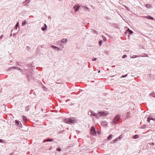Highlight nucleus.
<instances>
[{
  "instance_id": "bb28decb",
  "label": "nucleus",
  "mask_w": 155,
  "mask_h": 155,
  "mask_svg": "<svg viewBox=\"0 0 155 155\" xmlns=\"http://www.w3.org/2000/svg\"><path fill=\"white\" fill-rule=\"evenodd\" d=\"M127 76V74L123 75L121 76L122 78H124L126 77Z\"/></svg>"
},
{
  "instance_id": "ddd939ff",
  "label": "nucleus",
  "mask_w": 155,
  "mask_h": 155,
  "mask_svg": "<svg viewBox=\"0 0 155 155\" xmlns=\"http://www.w3.org/2000/svg\"><path fill=\"white\" fill-rule=\"evenodd\" d=\"M113 135L112 134H110L109 135V136L107 137V139L110 140L111 138H112Z\"/></svg>"
},
{
  "instance_id": "7c9ffc66",
  "label": "nucleus",
  "mask_w": 155,
  "mask_h": 155,
  "mask_svg": "<svg viewBox=\"0 0 155 155\" xmlns=\"http://www.w3.org/2000/svg\"><path fill=\"white\" fill-rule=\"evenodd\" d=\"M84 7L85 9H86V10H88L89 9V8L88 7L86 6H84Z\"/></svg>"
},
{
  "instance_id": "7ed1b4c3",
  "label": "nucleus",
  "mask_w": 155,
  "mask_h": 155,
  "mask_svg": "<svg viewBox=\"0 0 155 155\" xmlns=\"http://www.w3.org/2000/svg\"><path fill=\"white\" fill-rule=\"evenodd\" d=\"M66 121L68 124L73 123L75 122V120L72 119V118H67L66 120Z\"/></svg>"
},
{
  "instance_id": "9d476101",
  "label": "nucleus",
  "mask_w": 155,
  "mask_h": 155,
  "mask_svg": "<svg viewBox=\"0 0 155 155\" xmlns=\"http://www.w3.org/2000/svg\"><path fill=\"white\" fill-rule=\"evenodd\" d=\"M67 39L66 38H64L61 40V42L63 43H65L67 42Z\"/></svg>"
},
{
  "instance_id": "423d86ee",
  "label": "nucleus",
  "mask_w": 155,
  "mask_h": 155,
  "mask_svg": "<svg viewBox=\"0 0 155 155\" xmlns=\"http://www.w3.org/2000/svg\"><path fill=\"white\" fill-rule=\"evenodd\" d=\"M51 47L54 49H57V50H62V49H61L60 48H59L56 46H54V45H52L51 46Z\"/></svg>"
},
{
  "instance_id": "f704fd0d",
  "label": "nucleus",
  "mask_w": 155,
  "mask_h": 155,
  "mask_svg": "<svg viewBox=\"0 0 155 155\" xmlns=\"http://www.w3.org/2000/svg\"><path fill=\"white\" fill-rule=\"evenodd\" d=\"M127 114H130V112H128L127 113Z\"/></svg>"
},
{
  "instance_id": "473e14b6",
  "label": "nucleus",
  "mask_w": 155,
  "mask_h": 155,
  "mask_svg": "<svg viewBox=\"0 0 155 155\" xmlns=\"http://www.w3.org/2000/svg\"><path fill=\"white\" fill-rule=\"evenodd\" d=\"M103 40H104V41H106L107 39L105 38H104Z\"/></svg>"
},
{
  "instance_id": "a19ab883",
  "label": "nucleus",
  "mask_w": 155,
  "mask_h": 155,
  "mask_svg": "<svg viewBox=\"0 0 155 155\" xmlns=\"http://www.w3.org/2000/svg\"><path fill=\"white\" fill-rule=\"evenodd\" d=\"M100 71V70L98 71V73H99Z\"/></svg>"
},
{
  "instance_id": "aec40b11",
  "label": "nucleus",
  "mask_w": 155,
  "mask_h": 155,
  "mask_svg": "<svg viewBox=\"0 0 155 155\" xmlns=\"http://www.w3.org/2000/svg\"><path fill=\"white\" fill-rule=\"evenodd\" d=\"M93 111H89L88 112V114L90 115H92Z\"/></svg>"
},
{
  "instance_id": "c03bdc74",
  "label": "nucleus",
  "mask_w": 155,
  "mask_h": 155,
  "mask_svg": "<svg viewBox=\"0 0 155 155\" xmlns=\"http://www.w3.org/2000/svg\"><path fill=\"white\" fill-rule=\"evenodd\" d=\"M107 125V124H105V125Z\"/></svg>"
},
{
  "instance_id": "79ce46f5",
  "label": "nucleus",
  "mask_w": 155,
  "mask_h": 155,
  "mask_svg": "<svg viewBox=\"0 0 155 155\" xmlns=\"http://www.w3.org/2000/svg\"><path fill=\"white\" fill-rule=\"evenodd\" d=\"M2 141V140H0V142Z\"/></svg>"
},
{
  "instance_id": "a878e982",
  "label": "nucleus",
  "mask_w": 155,
  "mask_h": 155,
  "mask_svg": "<svg viewBox=\"0 0 155 155\" xmlns=\"http://www.w3.org/2000/svg\"><path fill=\"white\" fill-rule=\"evenodd\" d=\"M65 130H61V131L59 132V133H63V132Z\"/></svg>"
},
{
  "instance_id": "4468645a",
  "label": "nucleus",
  "mask_w": 155,
  "mask_h": 155,
  "mask_svg": "<svg viewBox=\"0 0 155 155\" xmlns=\"http://www.w3.org/2000/svg\"><path fill=\"white\" fill-rule=\"evenodd\" d=\"M153 120V118L152 117H149L147 119V122H149L150 120Z\"/></svg>"
},
{
  "instance_id": "c756f323",
  "label": "nucleus",
  "mask_w": 155,
  "mask_h": 155,
  "mask_svg": "<svg viewBox=\"0 0 155 155\" xmlns=\"http://www.w3.org/2000/svg\"><path fill=\"white\" fill-rule=\"evenodd\" d=\"M148 144H149L150 145H154V143H149Z\"/></svg>"
},
{
  "instance_id": "f3484780",
  "label": "nucleus",
  "mask_w": 155,
  "mask_h": 155,
  "mask_svg": "<svg viewBox=\"0 0 155 155\" xmlns=\"http://www.w3.org/2000/svg\"><path fill=\"white\" fill-rule=\"evenodd\" d=\"M150 95L153 97H155V93H151L150 94Z\"/></svg>"
},
{
  "instance_id": "c85d7f7f",
  "label": "nucleus",
  "mask_w": 155,
  "mask_h": 155,
  "mask_svg": "<svg viewBox=\"0 0 155 155\" xmlns=\"http://www.w3.org/2000/svg\"><path fill=\"white\" fill-rule=\"evenodd\" d=\"M97 58H93L92 59V61H95L97 60Z\"/></svg>"
},
{
  "instance_id": "f257e3e1",
  "label": "nucleus",
  "mask_w": 155,
  "mask_h": 155,
  "mask_svg": "<svg viewBox=\"0 0 155 155\" xmlns=\"http://www.w3.org/2000/svg\"><path fill=\"white\" fill-rule=\"evenodd\" d=\"M108 114L107 112L100 111L97 113H96L94 112H93L92 115L95 117H96L99 118L101 116L105 117Z\"/></svg>"
},
{
  "instance_id": "72a5a7b5",
  "label": "nucleus",
  "mask_w": 155,
  "mask_h": 155,
  "mask_svg": "<svg viewBox=\"0 0 155 155\" xmlns=\"http://www.w3.org/2000/svg\"><path fill=\"white\" fill-rule=\"evenodd\" d=\"M48 19H50V21L51 20V17H50L49 16L48 18Z\"/></svg>"
},
{
  "instance_id": "ea45409f",
  "label": "nucleus",
  "mask_w": 155,
  "mask_h": 155,
  "mask_svg": "<svg viewBox=\"0 0 155 155\" xmlns=\"http://www.w3.org/2000/svg\"><path fill=\"white\" fill-rule=\"evenodd\" d=\"M106 18V19H108V20L110 19V18H108V17H107L106 18Z\"/></svg>"
},
{
  "instance_id": "4be33fe9",
  "label": "nucleus",
  "mask_w": 155,
  "mask_h": 155,
  "mask_svg": "<svg viewBox=\"0 0 155 155\" xmlns=\"http://www.w3.org/2000/svg\"><path fill=\"white\" fill-rule=\"evenodd\" d=\"M150 6V4H147L146 5V7H147V8H149V7Z\"/></svg>"
},
{
  "instance_id": "dca6fc26",
  "label": "nucleus",
  "mask_w": 155,
  "mask_h": 155,
  "mask_svg": "<svg viewBox=\"0 0 155 155\" xmlns=\"http://www.w3.org/2000/svg\"><path fill=\"white\" fill-rule=\"evenodd\" d=\"M146 127V126L145 124H144L143 125L141 126L140 128L142 129H145Z\"/></svg>"
},
{
  "instance_id": "6e6552de",
  "label": "nucleus",
  "mask_w": 155,
  "mask_h": 155,
  "mask_svg": "<svg viewBox=\"0 0 155 155\" xmlns=\"http://www.w3.org/2000/svg\"><path fill=\"white\" fill-rule=\"evenodd\" d=\"M143 17H144L145 18H147L148 19H150V20H153V17H151L150 16H143Z\"/></svg>"
},
{
  "instance_id": "393cba45",
  "label": "nucleus",
  "mask_w": 155,
  "mask_h": 155,
  "mask_svg": "<svg viewBox=\"0 0 155 155\" xmlns=\"http://www.w3.org/2000/svg\"><path fill=\"white\" fill-rule=\"evenodd\" d=\"M57 150L58 151H60L61 150V149L60 148H57Z\"/></svg>"
},
{
  "instance_id": "f03ea898",
  "label": "nucleus",
  "mask_w": 155,
  "mask_h": 155,
  "mask_svg": "<svg viewBox=\"0 0 155 155\" xmlns=\"http://www.w3.org/2000/svg\"><path fill=\"white\" fill-rule=\"evenodd\" d=\"M120 117V116L119 115H117L114 117L113 120L112 122V124H117Z\"/></svg>"
},
{
  "instance_id": "e433bc0d",
  "label": "nucleus",
  "mask_w": 155,
  "mask_h": 155,
  "mask_svg": "<svg viewBox=\"0 0 155 155\" xmlns=\"http://www.w3.org/2000/svg\"><path fill=\"white\" fill-rule=\"evenodd\" d=\"M23 117H24V120H26V118L25 117H24V116Z\"/></svg>"
},
{
  "instance_id": "2f4dec72",
  "label": "nucleus",
  "mask_w": 155,
  "mask_h": 155,
  "mask_svg": "<svg viewBox=\"0 0 155 155\" xmlns=\"http://www.w3.org/2000/svg\"><path fill=\"white\" fill-rule=\"evenodd\" d=\"M127 118H130V117H131V116H130L129 115H127Z\"/></svg>"
},
{
  "instance_id": "2eb2a0df",
  "label": "nucleus",
  "mask_w": 155,
  "mask_h": 155,
  "mask_svg": "<svg viewBox=\"0 0 155 155\" xmlns=\"http://www.w3.org/2000/svg\"><path fill=\"white\" fill-rule=\"evenodd\" d=\"M139 137V136L138 135H135L133 136V138L134 139H136Z\"/></svg>"
},
{
  "instance_id": "c9c22d12",
  "label": "nucleus",
  "mask_w": 155,
  "mask_h": 155,
  "mask_svg": "<svg viewBox=\"0 0 155 155\" xmlns=\"http://www.w3.org/2000/svg\"><path fill=\"white\" fill-rule=\"evenodd\" d=\"M18 23H17V24H16V26H15V27H17V26H18Z\"/></svg>"
},
{
  "instance_id": "a211bd4d",
  "label": "nucleus",
  "mask_w": 155,
  "mask_h": 155,
  "mask_svg": "<svg viewBox=\"0 0 155 155\" xmlns=\"http://www.w3.org/2000/svg\"><path fill=\"white\" fill-rule=\"evenodd\" d=\"M42 88L43 90L45 91H47L48 90V89L45 87H42Z\"/></svg>"
},
{
  "instance_id": "58836bf2",
  "label": "nucleus",
  "mask_w": 155,
  "mask_h": 155,
  "mask_svg": "<svg viewBox=\"0 0 155 155\" xmlns=\"http://www.w3.org/2000/svg\"><path fill=\"white\" fill-rule=\"evenodd\" d=\"M42 111H44V112L45 113V109H42Z\"/></svg>"
},
{
  "instance_id": "37998d69",
  "label": "nucleus",
  "mask_w": 155,
  "mask_h": 155,
  "mask_svg": "<svg viewBox=\"0 0 155 155\" xmlns=\"http://www.w3.org/2000/svg\"><path fill=\"white\" fill-rule=\"evenodd\" d=\"M119 139H120V137H119Z\"/></svg>"
},
{
  "instance_id": "b1692460",
  "label": "nucleus",
  "mask_w": 155,
  "mask_h": 155,
  "mask_svg": "<svg viewBox=\"0 0 155 155\" xmlns=\"http://www.w3.org/2000/svg\"><path fill=\"white\" fill-rule=\"evenodd\" d=\"M127 57V55L126 54H124V55H123L122 57V58H126V57Z\"/></svg>"
},
{
  "instance_id": "9b49d317",
  "label": "nucleus",
  "mask_w": 155,
  "mask_h": 155,
  "mask_svg": "<svg viewBox=\"0 0 155 155\" xmlns=\"http://www.w3.org/2000/svg\"><path fill=\"white\" fill-rule=\"evenodd\" d=\"M53 139L51 138H48L44 140V142L52 141H53Z\"/></svg>"
},
{
  "instance_id": "39448f33",
  "label": "nucleus",
  "mask_w": 155,
  "mask_h": 155,
  "mask_svg": "<svg viewBox=\"0 0 155 155\" xmlns=\"http://www.w3.org/2000/svg\"><path fill=\"white\" fill-rule=\"evenodd\" d=\"M80 8V6L78 5H75L74 7L75 11L76 12H77L78 11Z\"/></svg>"
},
{
  "instance_id": "20e7f679",
  "label": "nucleus",
  "mask_w": 155,
  "mask_h": 155,
  "mask_svg": "<svg viewBox=\"0 0 155 155\" xmlns=\"http://www.w3.org/2000/svg\"><path fill=\"white\" fill-rule=\"evenodd\" d=\"M90 131L91 134L94 135L96 134V130L94 127H91Z\"/></svg>"
},
{
  "instance_id": "0eeeda50",
  "label": "nucleus",
  "mask_w": 155,
  "mask_h": 155,
  "mask_svg": "<svg viewBox=\"0 0 155 155\" xmlns=\"http://www.w3.org/2000/svg\"><path fill=\"white\" fill-rule=\"evenodd\" d=\"M126 32H129V35H131L133 33V31H132L130 30L129 28H128Z\"/></svg>"
},
{
  "instance_id": "f8f14e48",
  "label": "nucleus",
  "mask_w": 155,
  "mask_h": 155,
  "mask_svg": "<svg viewBox=\"0 0 155 155\" xmlns=\"http://www.w3.org/2000/svg\"><path fill=\"white\" fill-rule=\"evenodd\" d=\"M118 138H117L116 139H114L111 142V143H115L117 141V140H118Z\"/></svg>"
},
{
  "instance_id": "5701e85b",
  "label": "nucleus",
  "mask_w": 155,
  "mask_h": 155,
  "mask_svg": "<svg viewBox=\"0 0 155 155\" xmlns=\"http://www.w3.org/2000/svg\"><path fill=\"white\" fill-rule=\"evenodd\" d=\"M102 41H99V44L100 46H101L102 45Z\"/></svg>"
},
{
  "instance_id": "4c0bfd02",
  "label": "nucleus",
  "mask_w": 155,
  "mask_h": 155,
  "mask_svg": "<svg viewBox=\"0 0 155 155\" xmlns=\"http://www.w3.org/2000/svg\"><path fill=\"white\" fill-rule=\"evenodd\" d=\"M52 148V147H49V150H51V149Z\"/></svg>"
},
{
  "instance_id": "412c9836",
  "label": "nucleus",
  "mask_w": 155,
  "mask_h": 155,
  "mask_svg": "<svg viewBox=\"0 0 155 155\" xmlns=\"http://www.w3.org/2000/svg\"><path fill=\"white\" fill-rule=\"evenodd\" d=\"M27 23V21H26L25 20L23 22H22V25H25V24H26Z\"/></svg>"
},
{
  "instance_id": "1a4fd4ad",
  "label": "nucleus",
  "mask_w": 155,
  "mask_h": 155,
  "mask_svg": "<svg viewBox=\"0 0 155 155\" xmlns=\"http://www.w3.org/2000/svg\"><path fill=\"white\" fill-rule=\"evenodd\" d=\"M44 27H43L41 28V30L43 31H44L46 30V28L47 27V26L46 24H45L44 25Z\"/></svg>"
},
{
  "instance_id": "cd10ccee",
  "label": "nucleus",
  "mask_w": 155,
  "mask_h": 155,
  "mask_svg": "<svg viewBox=\"0 0 155 155\" xmlns=\"http://www.w3.org/2000/svg\"><path fill=\"white\" fill-rule=\"evenodd\" d=\"M125 7L126 8L128 11H129L130 10V9L129 8L126 6H125Z\"/></svg>"
},
{
  "instance_id": "6ab92c4d",
  "label": "nucleus",
  "mask_w": 155,
  "mask_h": 155,
  "mask_svg": "<svg viewBox=\"0 0 155 155\" xmlns=\"http://www.w3.org/2000/svg\"><path fill=\"white\" fill-rule=\"evenodd\" d=\"M139 57V55L138 56H137V55H133V56H132L131 58H137V57Z\"/></svg>"
}]
</instances>
